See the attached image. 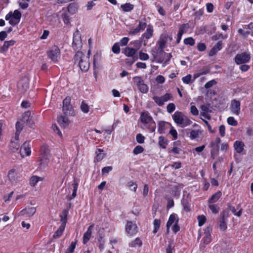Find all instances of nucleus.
I'll list each match as a JSON object with an SVG mask.
<instances>
[{
    "label": "nucleus",
    "mask_w": 253,
    "mask_h": 253,
    "mask_svg": "<svg viewBox=\"0 0 253 253\" xmlns=\"http://www.w3.org/2000/svg\"><path fill=\"white\" fill-rule=\"evenodd\" d=\"M175 109V106L173 103H172L169 104L167 107V111L169 113H171L174 111Z\"/></svg>",
    "instance_id": "52"
},
{
    "label": "nucleus",
    "mask_w": 253,
    "mask_h": 253,
    "mask_svg": "<svg viewBox=\"0 0 253 253\" xmlns=\"http://www.w3.org/2000/svg\"><path fill=\"white\" fill-rule=\"evenodd\" d=\"M216 84V82L214 80H211L208 83H207L205 85V87L206 88H209L212 86L213 85L215 84Z\"/></svg>",
    "instance_id": "61"
},
{
    "label": "nucleus",
    "mask_w": 253,
    "mask_h": 253,
    "mask_svg": "<svg viewBox=\"0 0 253 253\" xmlns=\"http://www.w3.org/2000/svg\"><path fill=\"white\" fill-rule=\"evenodd\" d=\"M201 115L206 118L209 119L207 115V114L211 112V107L210 104H208L206 105H202L201 106Z\"/></svg>",
    "instance_id": "17"
},
{
    "label": "nucleus",
    "mask_w": 253,
    "mask_h": 253,
    "mask_svg": "<svg viewBox=\"0 0 253 253\" xmlns=\"http://www.w3.org/2000/svg\"><path fill=\"white\" fill-rule=\"evenodd\" d=\"M98 242L99 243V248L102 250L104 248V241L103 240V237L100 236L98 238Z\"/></svg>",
    "instance_id": "58"
},
{
    "label": "nucleus",
    "mask_w": 253,
    "mask_h": 253,
    "mask_svg": "<svg viewBox=\"0 0 253 253\" xmlns=\"http://www.w3.org/2000/svg\"><path fill=\"white\" fill-rule=\"evenodd\" d=\"M20 153L22 157L25 156H29L31 154V150L29 147V142H25L21 146Z\"/></svg>",
    "instance_id": "12"
},
{
    "label": "nucleus",
    "mask_w": 253,
    "mask_h": 253,
    "mask_svg": "<svg viewBox=\"0 0 253 253\" xmlns=\"http://www.w3.org/2000/svg\"><path fill=\"white\" fill-rule=\"evenodd\" d=\"M142 241L139 238H136L134 241L131 242L129 244V246L130 247H136L137 246L140 247L142 245Z\"/></svg>",
    "instance_id": "31"
},
{
    "label": "nucleus",
    "mask_w": 253,
    "mask_h": 253,
    "mask_svg": "<svg viewBox=\"0 0 253 253\" xmlns=\"http://www.w3.org/2000/svg\"><path fill=\"white\" fill-rule=\"evenodd\" d=\"M49 162V156L48 154H46L45 152H44V154L42 155L41 157V166L43 168H45L46 166L48 165V164Z\"/></svg>",
    "instance_id": "18"
},
{
    "label": "nucleus",
    "mask_w": 253,
    "mask_h": 253,
    "mask_svg": "<svg viewBox=\"0 0 253 253\" xmlns=\"http://www.w3.org/2000/svg\"><path fill=\"white\" fill-rule=\"evenodd\" d=\"M203 243L205 244H208L211 241V235H205V236L203 238Z\"/></svg>",
    "instance_id": "63"
},
{
    "label": "nucleus",
    "mask_w": 253,
    "mask_h": 253,
    "mask_svg": "<svg viewBox=\"0 0 253 253\" xmlns=\"http://www.w3.org/2000/svg\"><path fill=\"white\" fill-rule=\"evenodd\" d=\"M191 113L195 116H197L199 114V111L195 106H191L190 108Z\"/></svg>",
    "instance_id": "64"
},
{
    "label": "nucleus",
    "mask_w": 253,
    "mask_h": 253,
    "mask_svg": "<svg viewBox=\"0 0 253 253\" xmlns=\"http://www.w3.org/2000/svg\"><path fill=\"white\" fill-rule=\"evenodd\" d=\"M75 63L78 64L83 72H86L89 68V56L82 51H78L74 56Z\"/></svg>",
    "instance_id": "1"
},
{
    "label": "nucleus",
    "mask_w": 253,
    "mask_h": 253,
    "mask_svg": "<svg viewBox=\"0 0 253 253\" xmlns=\"http://www.w3.org/2000/svg\"><path fill=\"white\" fill-rule=\"evenodd\" d=\"M153 100L155 101V102L159 106H162L164 104V101L161 97H158L157 96H155L153 97Z\"/></svg>",
    "instance_id": "38"
},
{
    "label": "nucleus",
    "mask_w": 253,
    "mask_h": 253,
    "mask_svg": "<svg viewBox=\"0 0 253 253\" xmlns=\"http://www.w3.org/2000/svg\"><path fill=\"white\" fill-rule=\"evenodd\" d=\"M68 115H61L60 117L58 118L57 122L60 126L62 127H66L69 126L70 124V121L69 120Z\"/></svg>",
    "instance_id": "11"
},
{
    "label": "nucleus",
    "mask_w": 253,
    "mask_h": 253,
    "mask_svg": "<svg viewBox=\"0 0 253 253\" xmlns=\"http://www.w3.org/2000/svg\"><path fill=\"white\" fill-rule=\"evenodd\" d=\"M23 123L21 121L17 122L16 124V131L18 132H21L23 127Z\"/></svg>",
    "instance_id": "48"
},
{
    "label": "nucleus",
    "mask_w": 253,
    "mask_h": 253,
    "mask_svg": "<svg viewBox=\"0 0 253 253\" xmlns=\"http://www.w3.org/2000/svg\"><path fill=\"white\" fill-rule=\"evenodd\" d=\"M227 123L229 125L233 126H236L238 124L237 122L232 117H230L227 119Z\"/></svg>",
    "instance_id": "50"
},
{
    "label": "nucleus",
    "mask_w": 253,
    "mask_h": 253,
    "mask_svg": "<svg viewBox=\"0 0 253 253\" xmlns=\"http://www.w3.org/2000/svg\"><path fill=\"white\" fill-rule=\"evenodd\" d=\"M147 26V24L146 22L143 21H139V25L138 27H137V29H139V32L142 30H144Z\"/></svg>",
    "instance_id": "55"
},
{
    "label": "nucleus",
    "mask_w": 253,
    "mask_h": 253,
    "mask_svg": "<svg viewBox=\"0 0 253 253\" xmlns=\"http://www.w3.org/2000/svg\"><path fill=\"white\" fill-rule=\"evenodd\" d=\"M144 148L140 145L136 146L133 150V153L135 155H138L143 152Z\"/></svg>",
    "instance_id": "41"
},
{
    "label": "nucleus",
    "mask_w": 253,
    "mask_h": 253,
    "mask_svg": "<svg viewBox=\"0 0 253 253\" xmlns=\"http://www.w3.org/2000/svg\"><path fill=\"white\" fill-rule=\"evenodd\" d=\"M112 51L116 54H118L120 51V48L119 45L118 43H115L112 48Z\"/></svg>",
    "instance_id": "53"
},
{
    "label": "nucleus",
    "mask_w": 253,
    "mask_h": 253,
    "mask_svg": "<svg viewBox=\"0 0 253 253\" xmlns=\"http://www.w3.org/2000/svg\"><path fill=\"white\" fill-rule=\"evenodd\" d=\"M231 110L233 113L238 115L240 110V103L236 100H233L231 104Z\"/></svg>",
    "instance_id": "14"
},
{
    "label": "nucleus",
    "mask_w": 253,
    "mask_h": 253,
    "mask_svg": "<svg viewBox=\"0 0 253 253\" xmlns=\"http://www.w3.org/2000/svg\"><path fill=\"white\" fill-rule=\"evenodd\" d=\"M192 76L190 74L187 75L182 78V80L184 83L189 84L191 83Z\"/></svg>",
    "instance_id": "54"
},
{
    "label": "nucleus",
    "mask_w": 253,
    "mask_h": 253,
    "mask_svg": "<svg viewBox=\"0 0 253 253\" xmlns=\"http://www.w3.org/2000/svg\"><path fill=\"white\" fill-rule=\"evenodd\" d=\"M229 209L234 214V215H235L238 217H240L242 213V209H240L238 212H236V210L234 207L229 206Z\"/></svg>",
    "instance_id": "39"
},
{
    "label": "nucleus",
    "mask_w": 253,
    "mask_h": 253,
    "mask_svg": "<svg viewBox=\"0 0 253 253\" xmlns=\"http://www.w3.org/2000/svg\"><path fill=\"white\" fill-rule=\"evenodd\" d=\"M210 210L212 211V212L214 213H216L218 212L219 208L217 207V205H210L209 206Z\"/></svg>",
    "instance_id": "56"
},
{
    "label": "nucleus",
    "mask_w": 253,
    "mask_h": 253,
    "mask_svg": "<svg viewBox=\"0 0 253 253\" xmlns=\"http://www.w3.org/2000/svg\"><path fill=\"white\" fill-rule=\"evenodd\" d=\"M48 56L53 62H57L60 58V49L56 46H53L48 52Z\"/></svg>",
    "instance_id": "6"
},
{
    "label": "nucleus",
    "mask_w": 253,
    "mask_h": 253,
    "mask_svg": "<svg viewBox=\"0 0 253 253\" xmlns=\"http://www.w3.org/2000/svg\"><path fill=\"white\" fill-rule=\"evenodd\" d=\"M68 214V211L66 210H64L62 212V215H60L61 220L65 223L66 222V218Z\"/></svg>",
    "instance_id": "57"
},
{
    "label": "nucleus",
    "mask_w": 253,
    "mask_h": 253,
    "mask_svg": "<svg viewBox=\"0 0 253 253\" xmlns=\"http://www.w3.org/2000/svg\"><path fill=\"white\" fill-rule=\"evenodd\" d=\"M139 48V46H136L135 48L127 47L124 50L125 54L128 57H131L133 59L131 63H133L138 58L137 56L135 55L137 50Z\"/></svg>",
    "instance_id": "7"
},
{
    "label": "nucleus",
    "mask_w": 253,
    "mask_h": 253,
    "mask_svg": "<svg viewBox=\"0 0 253 253\" xmlns=\"http://www.w3.org/2000/svg\"><path fill=\"white\" fill-rule=\"evenodd\" d=\"M126 230L128 234L132 235L137 233V227L135 223L128 221L126 226Z\"/></svg>",
    "instance_id": "10"
},
{
    "label": "nucleus",
    "mask_w": 253,
    "mask_h": 253,
    "mask_svg": "<svg viewBox=\"0 0 253 253\" xmlns=\"http://www.w3.org/2000/svg\"><path fill=\"white\" fill-rule=\"evenodd\" d=\"M73 186V193L71 196L69 197L70 200L73 199L76 196V193L78 187V182L75 179L74 183L72 184Z\"/></svg>",
    "instance_id": "28"
},
{
    "label": "nucleus",
    "mask_w": 253,
    "mask_h": 253,
    "mask_svg": "<svg viewBox=\"0 0 253 253\" xmlns=\"http://www.w3.org/2000/svg\"><path fill=\"white\" fill-rule=\"evenodd\" d=\"M136 139L138 143H143L144 142L145 137L141 134L138 133L136 135Z\"/></svg>",
    "instance_id": "51"
},
{
    "label": "nucleus",
    "mask_w": 253,
    "mask_h": 253,
    "mask_svg": "<svg viewBox=\"0 0 253 253\" xmlns=\"http://www.w3.org/2000/svg\"><path fill=\"white\" fill-rule=\"evenodd\" d=\"M197 49L200 51H204L206 49V44L204 43L200 42L197 45Z\"/></svg>",
    "instance_id": "62"
},
{
    "label": "nucleus",
    "mask_w": 253,
    "mask_h": 253,
    "mask_svg": "<svg viewBox=\"0 0 253 253\" xmlns=\"http://www.w3.org/2000/svg\"><path fill=\"white\" fill-rule=\"evenodd\" d=\"M31 112H30V111L25 112L22 116V118L21 120V121L24 123H28V121H29L30 119L32 118V117L31 116Z\"/></svg>",
    "instance_id": "27"
},
{
    "label": "nucleus",
    "mask_w": 253,
    "mask_h": 253,
    "mask_svg": "<svg viewBox=\"0 0 253 253\" xmlns=\"http://www.w3.org/2000/svg\"><path fill=\"white\" fill-rule=\"evenodd\" d=\"M12 18L17 19L18 21H20V18L21 17V13L19 10H14L13 13L12 12Z\"/></svg>",
    "instance_id": "42"
},
{
    "label": "nucleus",
    "mask_w": 253,
    "mask_h": 253,
    "mask_svg": "<svg viewBox=\"0 0 253 253\" xmlns=\"http://www.w3.org/2000/svg\"><path fill=\"white\" fill-rule=\"evenodd\" d=\"M8 177L12 183H16L19 180L18 174L14 169H11L9 171Z\"/></svg>",
    "instance_id": "13"
},
{
    "label": "nucleus",
    "mask_w": 253,
    "mask_h": 253,
    "mask_svg": "<svg viewBox=\"0 0 253 253\" xmlns=\"http://www.w3.org/2000/svg\"><path fill=\"white\" fill-rule=\"evenodd\" d=\"M121 7L122 8L124 11L128 12L133 9V5L130 4V3H126L125 4H122L121 5Z\"/></svg>",
    "instance_id": "29"
},
{
    "label": "nucleus",
    "mask_w": 253,
    "mask_h": 253,
    "mask_svg": "<svg viewBox=\"0 0 253 253\" xmlns=\"http://www.w3.org/2000/svg\"><path fill=\"white\" fill-rule=\"evenodd\" d=\"M184 43L185 44H189L191 46H193L195 44V40L192 38L189 37L184 39Z\"/></svg>",
    "instance_id": "44"
},
{
    "label": "nucleus",
    "mask_w": 253,
    "mask_h": 253,
    "mask_svg": "<svg viewBox=\"0 0 253 253\" xmlns=\"http://www.w3.org/2000/svg\"><path fill=\"white\" fill-rule=\"evenodd\" d=\"M154 229L153 230V233L154 234L156 233L160 227L161 224V220L160 219H155L154 221Z\"/></svg>",
    "instance_id": "37"
},
{
    "label": "nucleus",
    "mask_w": 253,
    "mask_h": 253,
    "mask_svg": "<svg viewBox=\"0 0 253 253\" xmlns=\"http://www.w3.org/2000/svg\"><path fill=\"white\" fill-rule=\"evenodd\" d=\"M139 58L142 60H147L149 59V55L147 53L140 51L139 52Z\"/></svg>",
    "instance_id": "60"
},
{
    "label": "nucleus",
    "mask_w": 253,
    "mask_h": 253,
    "mask_svg": "<svg viewBox=\"0 0 253 253\" xmlns=\"http://www.w3.org/2000/svg\"><path fill=\"white\" fill-rule=\"evenodd\" d=\"M244 143L241 141H236L234 143V147L238 153H241L244 150Z\"/></svg>",
    "instance_id": "20"
},
{
    "label": "nucleus",
    "mask_w": 253,
    "mask_h": 253,
    "mask_svg": "<svg viewBox=\"0 0 253 253\" xmlns=\"http://www.w3.org/2000/svg\"><path fill=\"white\" fill-rule=\"evenodd\" d=\"M18 88L19 92L25 93L29 88V80L27 78H24L18 83Z\"/></svg>",
    "instance_id": "8"
},
{
    "label": "nucleus",
    "mask_w": 253,
    "mask_h": 253,
    "mask_svg": "<svg viewBox=\"0 0 253 253\" xmlns=\"http://www.w3.org/2000/svg\"><path fill=\"white\" fill-rule=\"evenodd\" d=\"M198 219L199 222V225L201 226L205 223L206 218L204 215H202L198 216Z\"/></svg>",
    "instance_id": "49"
},
{
    "label": "nucleus",
    "mask_w": 253,
    "mask_h": 253,
    "mask_svg": "<svg viewBox=\"0 0 253 253\" xmlns=\"http://www.w3.org/2000/svg\"><path fill=\"white\" fill-rule=\"evenodd\" d=\"M36 211V210L35 208L29 207L21 211L20 213L21 215L26 214L28 216H31L35 213Z\"/></svg>",
    "instance_id": "19"
},
{
    "label": "nucleus",
    "mask_w": 253,
    "mask_h": 253,
    "mask_svg": "<svg viewBox=\"0 0 253 253\" xmlns=\"http://www.w3.org/2000/svg\"><path fill=\"white\" fill-rule=\"evenodd\" d=\"M19 144L18 142H15L14 140H11L10 144L9 145L10 149L12 151L15 152L19 148Z\"/></svg>",
    "instance_id": "35"
},
{
    "label": "nucleus",
    "mask_w": 253,
    "mask_h": 253,
    "mask_svg": "<svg viewBox=\"0 0 253 253\" xmlns=\"http://www.w3.org/2000/svg\"><path fill=\"white\" fill-rule=\"evenodd\" d=\"M167 140L163 136H160L159 138V144L161 147L163 149L166 148V144H167Z\"/></svg>",
    "instance_id": "32"
},
{
    "label": "nucleus",
    "mask_w": 253,
    "mask_h": 253,
    "mask_svg": "<svg viewBox=\"0 0 253 253\" xmlns=\"http://www.w3.org/2000/svg\"><path fill=\"white\" fill-rule=\"evenodd\" d=\"M153 30L152 27L149 26L146 31L143 34V37L146 39H149L153 36Z\"/></svg>",
    "instance_id": "26"
},
{
    "label": "nucleus",
    "mask_w": 253,
    "mask_h": 253,
    "mask_svg": "<svg viewBox=\"0 0 253 253\" xmlns=\"http://www.w3.org/2000/svg\"><path fill=\"white\" fill-rule=\"evenodd\" d=\"M76 245V241L72 242L71 243L70 247L67 250L66 253H73L75 249Z\"/></svg>",
    "instance_id": "46"
},
{
    "label": "nucleus",
    "mask_w": 253,
    "mask_h": 253,
    "mask_svg": "<svg viewBox=\"0 0 253 253\" xmlns=\"http://www.w3.org/2000/svg\"><path fill=\"white\" fill-rule=\"evenodd\" d=\"M65 227V223H63L60 225V226L59 227L58 229L56 231L55 234L53 235V237L54 238H57L60 237L61 236V235L62 234L63 231L64 230Z\"/></svg>",
    "instance_id": "24"
},
{
    "label": "nucleus",
    "mask_w": 253,
    "mask_h": 253,
    "mask_svg": "<svg viewBox=\"0 0 253 253\" xmlns=\"http://www.w3.org/2000/svg\"><path fill=\"white\" fill-rule=\"evenodd\" d=\"M62 110L65 115L73 116L74 111L71 104V98L69 97H66L63 101Z\"/></svg>",
    "instance_id": "3"
},
{
    "label": "nucleus",
    "mask_w": 253,
    "mask_h": 253,
    "mask_svg": "<svg viewBox=\"0 0 253 253\" xmlns=\"http://www.w3.org/2000/svg\"><path fill=\"white\" fill-rule=\"evenodd\" d=\"M176 216L175 214H171L169 217V220L167 223V228L168 230L169 229L170 226L172 224L176 221Z\"/></svg>",
    "instance_id": "33"
},
{
    "label": "nucleus",
    "mask_w": 253,
    "mask_h": 253,
    "mask_svg": "<svg viewBox=\"0 0 253 253\" xmlns=\"http://www.w3.org/2000/svg\"><path fill=\"white\" fill-rule=\"evenodd\" d=\"M221 192L220 191H218L217 192L215 193V194L212 195L211 198L209 200V203H214L216 202L221 197Z\"/></svg>",
    "instance_id": "25"
},
{
    "label": "nucleus",
    "mask_w": 253,
    "mask_h": 253,
    "mask_svg": "<svg viewBox=\"0 0 253 253\" xmlns=\"http://www.w3.org/2000/svg\"><path fill=\"white\" fill-rule=\"evenodd\" d=\"M42 178L38 176H33L30 178V184L32 186H35L36 184L40 180H42Z\"/></svg>",
    "instance_id": "30"
},
{
    "label": "nucleus",
    "mask_w": 253,
    "mask_h": 253,
    "mask_svg": "<svg viewBox=\"0 0 253 253\" xmlns=\"http://www.w3.org/2000/svg\"><path fill=\"white\" fill-rule=\"evenodd\" d=\"M250 60V55L246 52H242L240 54H237L234 60L237 64H244L249 62Z\"/></svg>",
    "instance_id": "4"
},
{
    "label": "nucleus",
    "mask_w": 253,
    "mask_h": 253,
    "mask_svg": "<svg viewBox=\"0 0 253 253\" xmlns=\"http://www.w3.org/2000/svg\"><path fill=\"white\" fill-rule=\"evenodd\" d=\"M73 46L75 50L80 49L82 46V40L79 31L77 30L74 33Z\"/></svg>",
    "instance_id": "5"
},
{
    "label": "nucleus",
    "mask_w": 253,
    "mask_h": 253,
    "mask_svg": "<svg viewBox=\"0 0 253 253\" xmlns=\"http://www.w3.org/2000/svg\"><path fill=\"white\" fill-rule=\"evenodd\" d=\"M187 25L188 24H182L180 26V27L179 28V31H178V34H177V43L179 42L181 40L182 35H183V33H184L186 32L185 29L187 27Z\"/></svg>",
    "instance_id": "23"
},
{
    "label": "nucleus",
    "mask_w": 253,
    "mask_h": 253,
    "mask_svg": "<svg viewBox=\"0 0 253 253\" xmlns=\"http://www.w3.org/2000/svg\"><path fill=\"white\" fill-rule=\"evenodd\" d=\"M78 3L76 2L71 3L67 7V10L69 13L74 14L78 11Z\"/></svg>",
    "instance_id": "21"
},
{
    "label": "nucleus",
    "mask_w": 253,
    "mask_h": 253,
    "mask_svg": "<svg viewBox=\"0 0 253 253\" xmlns=\"http://www.w3.org/2000/svg\"><path fill=\"white\" fill-rule=\"evenodd\" d=\"M202 132L200 130H192L190 133V138L191 139H195L199 137V134Z\"/></svg>",
    "instance_id": "34"
},
{
    "label": "nucleus",
    "mask_w": 253,
    "mask_h": 253,
    "mask_svg": "<svg viewBox=\"0 0 253 253\" xmlns=\"http://www.w3.org/2000/svg\"><path fill=\"white\" fill-rule=\"evenodd\" d=\"M140 120L143 124H151L153 122L152 118L147 113L143 112L140 116Z\"/></svg>",
    "instance_id": "16"
},
{
    "label": "nucleus",
    "mask_w": 253,
    "mask_h": 253,
    "mask_svg": "<svg viewBox=\"0 0 253 253\" xmlns=\"http://www.w3.org/2000/svg\"><path fill=\"white\" fill-rule=\"evenodd\" d=\"M81 110L84 113H87L89 112V106L84 101H82L81 105Z\"/></svg>",
    "instance_id": "40"
},
{
    "label": "nucleus",
    "mask_w": 253,
    "mask_h": 253,
    "mask_svg": "<svg viewBox=\"0 0 253 253\" xmlns=\"http://www.w3.org/2000/svg\"><path fill=\"white\" fill-rule=\"evenodd\" d=\"M166 123L163 121L160 122L158 124V131L160 133H163L164 132V129L165 127Z\"/></svg>",
    "instance_id": "45"
},
{
    "label": "nucleus",
    "mask_w": 253,
    "mask_h": 253,
    "mask_svg": "<svg viewBox=\"0 0 253 253\" xmlns=\"http://www.w3.org/2000/svg\"><path fill=\"white\" fill-rule=\"evenodd\" d=\"M181 202L183 206V209L186 211H190V209L186 200L183 199Z\"/></svg>",
    "instance_id": "59"
},
{
    "label": "nucleus",
    "mask_w": 253,
    "mask_h": 253,
    "mask_svg": "<svg viewBox=\"0 0 253 253\" xmlns=\"http://www.w3.org/2000/svg\"><path fill=\"white\" fill-rule=\"evenodd\" d=\"M15 41L14 40H10L9 41H5L4 42L3 46L1 47L0 51L1 52H5L7 50L10 46L14 44Z\"/></svg>",
    "instance_id": "22"
},
{
    "label": "nucleus",
    "mask_w": 253,
    "mask_h": 253,
    "mask_svg": "<svg viewBox=\"0 0 253 253\" xmlns=\"http://www.w3.org/2000/svg\"><path fill=\"white\" fill-rule=\"evenodd\" d=\"M133 80L134 84L138 86V87L144 83L141 77H134L133 78Z\"/></svg>",
    "instance_id": "36"
},
{
    "label": "nucleus",
    "mask_w": 253,
    "mask_h": 253,
    "mask_svg": "<svg viewBox=\"0 0 253 253\" xmlns=\"http://www.w3.org/2000/svg\"><path fill=\"white\" fill-rule=\"evenodd\" d=\"M61 17L65 24L68 25L70 24V21L69 16L66 13H62L61 15Z\"/></svg>",
    "instance_id": "47"
},
{
    "label": "nucleus",
    "mask_w": 253,
    "mask_h": 253,
    "mask_svg": "<svg viewBox=\"0 0 253 253\" xmlns=\"http://www.w3.org/2000/svg\"><path fill=\"white\" fill-rule=\"evenodd\" d=\"M222 42L221 41H218L217 43L211 49L209 53L210 56H212L215 53L222 48Z\"/></svg>",
    "instance_id": "15"
},
{
    "label": "nucleus",
    "mask_w": 253,
    "mask_h": 253,
    "mask_svg": "<svg viewBox=\"0 0 253 253\" xmlns=\"http://www.w3.org/2000/svg\"><path fill=\"white\" fill-rule=\"evenodd\" d=\"M172 118L175 123L182 127L187 126L192 123L191 120L179 111L175 112L172 116Z\"/></svg>",
    "instance_id": "2"
},
{
    "label": "nucleus",
    "mask_w": 253,
    "mask_h": 253,
    "mask_svg": "<svg viewBox=\"0 0 253 253\" xmlns=\"http://www.w3.org/2000/svg\"><path fill=\"white\" fill-rule=\"evenodd\" d=\"M228 217V212L226 211H223L221 213V217L219 220V227L220 230L224 231L227 228L226 220Z\"/></svg>",
    "instance_id": "9"
},
{
    "label": "nucleus",
    "mask_w": 253,
    "mask_h": 253,
    "mask_svg": "<svg viewBox=\"0 0 253 253\" xmlns=\"http://www.w3.org/2000/svg\"><path fill=\"white\" fill-rule=\"evenodd\" d=\"M138 88L140 91L143 93H146L148 91V86L144 83L139 86Z\"/></svg>",
    "instance_id": "43"
}]
</instances>
